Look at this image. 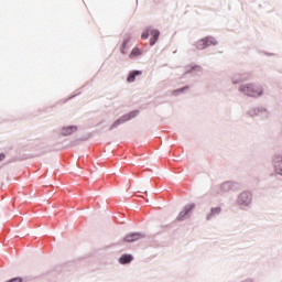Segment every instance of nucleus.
<instances>
[{"label":"nucleus","mask_w":282,"mask_h":282,"mask_svg":"<svg viewBox=\"0 0 282 282\" xmlns=\"http://www.w3.org/2000/svg\"><path fill=\"white\" fill-rule=\"evenodd\" d=\"M240 91L247 96H251V98H259V96L263 95V88L257 87L254 85L241 86Z\"/></svg>","instance_id":"obj_1"},{"label":"nucleus","mask_w":282,"mask_h":282,"mask_svg":"<svg viewBox=\"0 0 282 282\" xmlns=\"http://www.w3.org/2000/svg\"><path fill=\"white\" fill-rule=\"evenodd\" d=\"M135 116H138V111H132V112L121 117L120 119H118L117 121L113 122V124L111 126V129L119 127V124H124V122H128V120L135 118Z\"/></svg>","instance_id":"obj_2"},{"label":"nucleus","mask_w":282,"mask_h":282,"mask_svg":"<svg viewBox=\"0 0 282 282\" xmlns=\"http://www.w3.org/2000/svg\"><path fill=\"white\" fill-rule=\"evenodd\" d=\"M140 239H144V235H142L141 232H132V234H128L123 238V241L126 243H133V241H140Z\"/></svg>","instance_id":"obj_3"},{"label":"nucleus","mask_w":282,"mask_h":282,"mask_svg":"<svg viewBox=\"0 0 282 282\" xmlns=\"http://www.w3.org/2000/svg\"><path fill=\"white\" fill-rule=\"evenodd\" d=\"M195 209V204H191L184 207V210H182L178 216L176 217L177 221H184L186 219V216L192 213Z\"/></svg>","instance_id":"obj_4"},{"label":"nucleus","mask_w":282,"mask_h":282,"mask_svg":"<svg viewBox=\"0 0 282 282\" xmlns=\"http://www.w3.org/2000/svg\"><path fill=\"white\" fill-rule=\"evenodd\" d=\"M251 200H252V195L248 192H243L239 195L240 204H245L246 206H248V204H250Z\"/></svg>","instance_id":"obj_5"},{"label":"nucleus","mask_w":282,"mask_h":282,"mask_svg":"<svg viewBox=\"0 0 282 282\" xmlns=\"http://www.w3.org/2000/svg\"><path fill=\"white\" fill-rule=\"evenodd\" d=\"M274 166H275L276 173H279V175H282V154H279L275 156Z\"/></svg>","instance_id":"obj_6"},{"label":"nucleus","mask_w":282,"mask_h":282,"mask_svg":"<svg viewBox=\"0 0 282 282\" xmlns=\"http://www.w3.org/2000/svg\"><path fill=\"white\" fill-rule=\"evenodd\" d=\"M150 34L152 35V37L150 39V45L158 43V39H160V31L155 29H151Z\"/></svg>","instance_id":"obj_7"},{"label":"nucleus","mask_w":282,"mask_h":282,"mask_svg":"<svg viewBox=\"0 0 282 282\" xmlns=\"http://www.w3.org/2000/svg\"><path fill=\"white\" fill-rule=\"evenodd\" d=\"M78 128L76 126L65 127L62 129V135H72Z\"/></svg>","instance_id":"obj_8"},{"label":"nucleus","mask_w":282,"mask_h":282,"mask_svg":"<svg viewBox=\"0 0 282 282\" xmlns=\"http://www.w3.org/2000/svg\"><path fill=\"white\" fill-rule=\"evenodd\" d=\"M137 76H142V72L133 70L132 73H130V75L127 78L128 83H135V77Z\"/></svg>","instance_id":"obj_9"},{"label":"nucleus","mask_w":282,"mask_h":282,"mask_svg":"<svg viewBox=\"0 0 282 282\" xmlns=\"http://www.w3.org/2000/svg\"><path fill=\"white\" fill-rule=\"evenodd\" d=\"M131 261H133V257L131 254H123L121 256V258L119 259V263H131Z\"/></svg>","instance_id":"obj_10"},{"label":"nucleus","mask_w":282,"mask_h":282,"mask_svg":"<svg viewBox=\"0 0 282 282\" xmlns=\"http://www.w3.org/2000/svg\"><path fill=\"white\" fill-rule=\"evenodd\" d=\"M197 50H206L208 47V41L199 40L196 44Z\"/></svg>","instance_id":"obj_11"},{"label":"nucleus","mask_w":282,"mask_h":282,"mask_svg":"<svg viewBox=\"0 0 282 282\" xmlns=\"http://www.w3.org/2000/svg\"><path fill=\"white\" fill-rule=\"evenodd\" d=\"M142 54V51L140 48L134 47L130 53V58H135V56H140Z\"/></svg>","instance_id":"obj_12"},{"label":"nucleus","mask_w":282,"mask_h":282,"mask_svg":"<svg viewBox=\"0 0 282 282\" xmlns=\"http://www.w3.org/2000/svg\"><path fill=\"white\" fill-rule=\"evenodd\" d=\"M220 213H221V207L212 208L210 215L207 217V219H210V217L215 215H219Z\"/></svg>","instance_id":"obj_13"},{"label":"nucleus","mask_w":282,"mask_h":282,"mask_svg":"<svg viewBox=\"0 0 282 282\" xmlns=\"http://www.w3.org/2000/svg\"><path fill=\"white\" fill-rule=\"evenodd\" d=\"M232 184L230 182H226L221 185L223 191H230Z\"/></svg>","instance_id":"obj_14"},{"label":"nucleus","mask_w":282,"mask_h":282,"mask_svg":"<svg viewBox=\"0 0 282 282\" xmlns=\"http://www.w3.org/2000/svg\"><path fill=\"white\" fill-rule=\"evenodd\" d=\"M204 41L208 42L207 47L210 45H217V42H215V40L213 37L204 39Z\"/></svg>","instance_id":"obj_15"},{"label":"nucleus","mask_w":282,"mask_h":282,"mask_svg":"<svg viewBox=\"0 0 282 282\" xmlns=\"http://www.w3.org/2000/svg\"><path fill=\"white\" fill-rule=\"evenodd\" d=\"M149 34H151V29H148L147 32L142 33L141 39L147 41V39H149Z\"/></svg>","instance_id":"obj_16"},{"label":"nucleus","mask_w":282,"mask_h":282,"mask_svg":"<svg viewBox=\"0 0 282 282\" xmlns=\"http://www.w3.org/2000/svg\"><path fill=\"white\" fill-rule=\"evenodd\" d=\"M127 43H129V41H124L123 44H122V48H121V52L122 54H126L124 50L127 48Z\"/></svg>","instance_id":"obj_17"},{"label":"nucleus","mask_w":282,"mask_h":282,"mask_svg":"<svg viewBox=\"0 0 282 282\" xmlns=\"http://www.w3.org/2000/svg\"><path fill=\"white\" fill-rule=\"evenodd\" d=\"M182 91H184V88H181V89H177V90H173V94H180Z\"/></svg>","instance_id":"obj_18"},{"label":"nucleus","mask_w":282,"mask_h":282,"mask_svg":"<svg viewBox=\"0 0 282 282\" xmlns=\"http://www.w3.org/2000/svg\"><path fill=\"white\" fill-rule=\"evenodd\" d=\"M2 160H6V154L0 153V162H2Z\"/></svg>","instance_id":"obj_19"}]
</instances>
